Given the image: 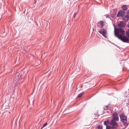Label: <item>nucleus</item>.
<instances>
[{
  "label": "nucleus",
  "instance_id": "obj_1",
  "mask_svg": "<svg viewBox=\"0 0 129 129\" xmlns=\"http://www.w3.org/2000/svg\"><path fill=\"white\" fill-rule=\"evenodd\" d=\"M114 34L115 36L122 42L125 43H129V29L126 31L125 36L124 35L125 31L121 28L117 29L114 28Z\"/></svg>",
  "mask_w": 129,
  "mask_h": 129
},
{
  "label": "nucleus",
  "instance_id": "obj_2",
  "mask_svg": "<svg viewBox=\"0 0 129 129\" xmlns=\"http://www.w3.org/2000/svg\"><path fill=\"white\" fill-rule=\"evenodd\" d=\"M120 120L125 126L128 125V124L127 122V117L126 115L123 113L120 114L119 115Z\"/></svg>",
  "mask_w": 129,
  "mask_h": 129
},
{
  "label": "nucleus",
  "instance_id": "obj_3",
  "mask_svg": "<svg viewBox=\"0 0 129 129\" xmlns=\"http://www.w3.org/2000/svg\"><path fill=\"white\" fill-rule=\"evenodd\" d=\"M110 125L115 129H118V126L116 121L111 120L110 122Z\"/></svg>",
  "mask_w": 129,
  "mask_h": 129
},
{
  "label": "nucleus",
  "instance_id": "obj_4",
  "mask_svg": "<svg viewBox=\"0 0 129 129\" xmlns=\"http://www.w3.org/2000/svg\"><path fill=\"white\" fill-rule=\"evenodd\" d=\"M99 32L102 34L105 38H106L107 37V31L106 29H101L99 31Z\"/></svg>",
  "mask_w": 129,
  "mask_h": 129
},
{
  "label": "nucleus",
  "instance_id": "obj_5",
  "mask_svg": "<svg viewBox=\"0 0 129 129\" xmlns=\"http://www.w3.org/2000/svg\"><path fill=\"white\" fill-rule=\"evenodd\" d=\"M119 120L118 115L116 112H114L112 115V118L111 120L117 121Z\"/></svg>",
  "mask_w": 129,
  "mask_h": 129
},
{
  "label": "nucleus",
  "instance_id": "obj_6",
  "mask_svg": "<svg viewBox=\"0 0 129 129\" xmlns=\"http://www.w3.org/2000/svg\"><path fill=\"white\" fill-rule=\"evenodd\" d=\"M125 13L124 11L121 10L118 12L117 16L118 17H122L123 15H124Z\"/></svg>",
  "mask_w": 129,
  "mask_h": 129
},
{
  "label": "nucleus",
  "instance_id": "obj_7",
  "mask_svg": "<svg viewBox=\"0 0 129 129\" xmlns=\"http://www.w3.org/2000/svg\"><path fill=\"white\" fill-rule=\"evenodd\" d=\"M123 20L125 22L128 21L129 19V9L127 12L126 15L123 18Z\"/></svg>",
  "mask_w": 129,
  "mask_h": 129
},
{
  "label": "nucleus",
  "instance_id": "obj_8",
  "mask_svg": "<svg viewBox=\"0 0 129 129\" xmlns=\"http://www.w3.org/2000/svg\"><path fill=\"white\" fill-rule=\"evenodd\" d=\"M118 26L121 27H123L125 26V24L123 21H120L118 23Z\"/></svg>",
  "mask_w": 129,
  "mask_h": 129
},
{
  "label": "nucleus",
  "instance_id": "obj_9",
  "mask_svg": "<svg viewBox=\"0 0 129 129\" xmlns=\"http://www.w3.org/2000/svg\"><path fill=\"white\" fill-rule=\"evenodd\" d=\"M104 25L103 21H101L99 22L97 24L98 26L100 28H102L103 27Z\"/></svg>",
  "mask_w": 129,
  "mask_h": 129
},
{
  "label": "nucleus",
  "instance_id": "obj_10",
  "mask_svg": "<svg viewBox=\"0 0 129 129\" xmlns=\"http://www.w3.org/2000/svg\"><path fill=\"white\" fill-rule=\"evenodd\" d=\"M16 77H18V78H17V80H20L21 78V75L18 73H17L16 74Z\"/></svg>",
  "mask_w": 129,
  "mask_h": 129
},
{
  "label": "nucleus",
  "instance_id": "obj_11",
  "mask_svg": "<svg viewBox=\"0 0 129 129\" xmlns=\"http://www.w3.org/2000/svg\"><path fill=\"white\" fill-rule=\"evenodd\" d=\"M110 107L109 105H107L105 106L104 108V110H106L107 109H110Z\"/></svg>",
  "mask_w": 129,
  "mask_h": 129
},
{
  "label": "nucleus",
  "instance_id": "obj_12",
  "mask_svg": "<svg viewBox=\"0 0 129 129\" xmlns=\"http://www.w3.org/2000/svg\"><path fill=\"white\" fill-rule=\"evenodd\" d=\"M122 8L123 10H123L124 11L126 10L127 9V7L125 5H123Z\"/></svg>",
  "mask_w": 129,
  "mask_h": 129
},
{
  "label": "nucleus",
  "instance_id": "obj_13",
  "mask_svg": "<svg viewBox=\"0 0 129 129\" xmlns=\"http://www.w3.org/2000/svg\"><path fill=\"white\" fill-rule=\"evenodd\" d=\"M110 124V122L108 120H107L104 122V124L106 126V127L107 126V124Z\"/></svg>",
  "mask_w": 129,
  "mask_h": 129
},
{
  "label": "nucleus",
  "instance_id": "obj_14",
  "mask_svg": "<svg viewBox=\"0 0 129 129\" xmlns=\"http://www.w3.org/2000/svg\"><path fill=\"white\" fill-rule=\"evenodd\" d=\"M98 129H103V127L102 125L100 124L98 126Z\"/></svg>",
  "mask_w": 129,
  "mask_h": 129
},
{
  "label": "nucleus",
  "instance_id": "obj_15",
  "mask_svg": "<svg viewBox=\"0 0 129 129\" xmlns=\"http://www.w3.org/2000/svg\"><path fill=\"white\" fill-rule=\"evenodd\" d=\"M83 92H81L80 93L78 96V98H80L81 97L82 95L83 94Z\"/></svg>",
  "mask_w": 129,
  "mask_h": 129
},
{
  "label": "nucleus",
  "instance_id": "obj_16",
  "mask_svg": "<svg viewBox=\"0 0 129 129\" xmlns=\"http://www.w3.org/2000/svg\"><path fill=\"white\" fill-rule=\"evenodd\" d=\"M77 13V12H76L75 13H74V15H73V17L74 18H75Z\"/></svg>",
  "mask_w": 129,
  "mask_h": 129
},
{
  "label": "nucleus",
  "instance_id": "obj_17",
  "mask_svg": "<svg viewBox=\"0 0 129 129\" xmlns=\"http://www.w3.org/2000/svg\"><path fill=\"white\" fill-rule=\"evenodd\" d=\"M47 122L45 123V124H44L43 126V127H44L46 126L47 124Z\"/></svg>",
  "mask_w": 129,
  "mask_h": 129
},
{
  "label": "nucleus",
  "instance_id": "obj_18",
  "mask_svg": "<svg viewBox=\"0 0 129 129\" xmlns=\"http://www.w3.org/2000/svg\"><path fill=\"white\" fill-rule=\"evenodd\" d=\"M17 78H18V77H17V78L16 77V76H15V78L14 79V80L15 81H17L18 80H17Z\"/></svg>",
  "mask_w": 129,
  "mask_h": 129
},
{
  "label": "nucleus",
  "instance_id": "obj_19",
  "mask_svg": "<svg viewBox=\"0 0 129 129\" xmlns=\"http://www.w3.org/2000/svg\"><path fill=\"white\" fill-rule=\"evenodd\" d=\"M127 25L128 27L129 28V22H128V23L127 24Z\"/></svg>",
  "mask_w": 129,
  "mask_h": 129
},
{
  "label": "nucleus",
  "instance_id": "obj_20",
  "mask_svg": "<svg viewBox=\"0 0 129 129\" xmlns=\"http://www.w3.org/2000/svg\"><path fill=\"white\" fill-rule=\"evenodd\" d=\"M44 127H43V126L41 127V129H42Z\"/></svg>",
  "mask_w": 129,
  "mask_h": 129
},
{
  "label": "nucleus",
  "instance_id": "obj_21",
  "mask_svg": "<svg viewBox=\"0 0 129 129\" xmlns=\"http://www.w3.org/2000/svg\"><path fill=\"white\" fill-rule=\"evenodd\" d=\"M108 16H107V17H106V18L108 17Z\"/></svg>",
  "mask_w": 129,
  "mask_h": 129
},
{
  "label": "nucleus",
  "instance_id": "obj_22",
  "mask_svg": "<svg viewBox=\"0 0 129 129\" xmlns=\"http://www.w3.org/2000/svg\"><path fill=\"white\" fill-rule=\"evenodd\" d=\"M108 16H107V17H106V18L108 17Z\"/></svg>",
  "mask_w": 129,
  "mask_h": 129
},
{
  "label": "nucleus",
  "instance_id": "obj_23",
  "mask_svg": "<svg viewBox=\"0 0 129 129\" xmlns=\"http://www.w3.org/2000/svg\"><path fill=\"white\" fill-rule=\"evenodd\" d=\"M108 16H107V17H106V18L108 17Z\"/></svg>",
  "mask_w": 129,
  "mask_h": 129
}]
</instances>
